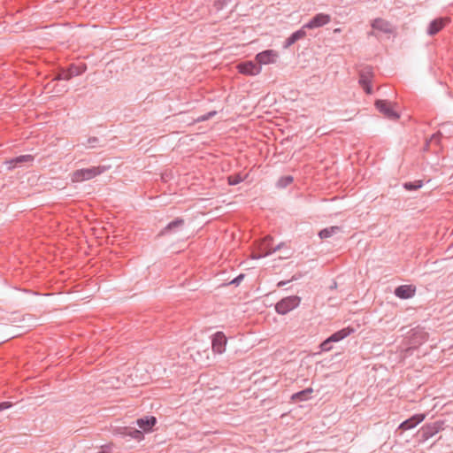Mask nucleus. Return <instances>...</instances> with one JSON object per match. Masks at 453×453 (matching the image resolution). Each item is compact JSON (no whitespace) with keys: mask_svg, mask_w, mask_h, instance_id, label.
<instances>
[{"mask_svg":"<svg viewBox=\"0 0 453 453\" xmlns=\"http://www.w3.org/2000/svg\"><path fill=\"white\" fill-rule=\"evenodd\" d=\"M283 244H278L276 247H273V238L271 236H266L263 240H261L257 244V251L253 252L252 257L254 259H258L268 255H271L277 250H280Z\"/></svg>","mask_w":453,"mask_h":453,"instance_id":"1","label":"nucleus"},{"mask_svg":"<svg viewBox=\"0 0 453 453\" xmlns=\"http://www.w3.org/2000/svg\"><path fill=\"white\" fill-rule=\"evenodd\" d=\"M104 166H93L90 168L76 170L73 173L72 180L78 182L90 180L104 173Z\"/></svg>","mask_w":453,"mask_h":453,"instance_id":"2","label":"nucleus"},{"mask_svg":"<svg viewBox=\"0 0 453 453\" xmlns=\"http://www.w3.org/2000/svg\"><path fill=\"white\" fill-rule=\"evenodd\" d=\"M301 302V299L297 296H290L282 298L275 304V311L277 313L285 315L296 308Z\"/></svg>","mask_w":453,"mask_h":453,"instance_id":"3","label":"nucleus"},{"mask_svg":"<svg viewBox=\"0 0 453 453\" xmlns=\"http://www.w3.org/2000/svg\"><path fill=\"white\" fill-rule=\"evenodd\" d=\"M376 108L388 119L396 120L399 119V113L393 108L390 102L386 100H377Z\"/></svg>","mask_w":453,"mask_h":453,"instance_id":"4","label":"nucleus"},{"mask_svg":"<svg viewBox=\"0 0 453 453\" xmlns=\"http://www.w3.org/2000/svg\"><path fill=\"white\" fill-rule=\"evenodd\" d=\"M331 18L327 14L319 13L315 15L308 23H306L303 28L314 29L317 27H323L324 25L329 23Z\"/></svg>","mask_w":453,"mask_h":453,"instance_id":"5","label":"nucleus"},{"mask_svg":"<svg viewBox=\"0 0 453 453\" xmlns=\"http://www.w3.org/2000/svg\"><path fill=\"white\" fill-rule=\"evenodd\" d=\"M226 337L222 332H217L212 337V349L215 353L222 354L226 349Z\"/></svg>","mask_w":453,"mask_h":453,"instance_id":"6","label":"nucleus"},{"mask_svg":"<svg viewBox=\"0 0 453 453\" xmlns=\"http://www.w3.org/2000/svg\"><path fill=\"white\" fill-rule=\"evenodd\" d=\"M237 68L241 73L246 75H257L261 72V66L252 61L240 63Z\"/></svg>","mask_w":453,"mask_h":453,"instance_id":"7","label":"nucleus"},{"mask_svg":"<svg viewBox=\"0 0 453 453\" xmlns=\"http://www.w3.org/2000/svg\"><path fill=\"white\" fill-rule=\"evenodd\" d=\"M442 429V423L440 421L427 424L421 428L423 440H428Z\"/></svg>","mask_w":453,"mask_h":453,"instance_id":"8","label":"nucleus"},{"mask_svg":"<svg viewBox=\"0 0 453 453\" xmlns=\"http://www.w3.org/2000/svg\"><path fill=\"white\" fill-rule=\"evenodd\" d=\"M450 22L449 18H438L434 19L427 28V34L429 35H435L438 34L447 24Z\"/></svg>","mask_w":453,"mask_h":453,"instance_id":"9","label":"nucleus"},{"mask_svg":"<svg viewBox=\"0 0 453 453\" xmlns=\"http://www.w3.org/2000/svg\"><path fill=\"white\" fill-rule=\"evenodd\" d=\"M426 418L425 414H415L410 418L402 422L399 426V429L405 431L417 426L419 423H421Z\"/></svg>","mask_w":453,"mask_h":453,"instance_id":"10","label":"nucleus"},{"mask_svg":"<svg viewBox=\"0 0 453 453\" xmlns=\"http://www.w3.org/2000/svg\"><path fill=\"white\" fill-rule=\"evenodd\" d=\"M416 288L412 285H401L395 289V295L401 299H409L415 295Z\"/></svg>","mask_w":453,"mask_h":453,"instance_id":"11","label":"nucleus"},{"mask_svg":"<svg viewBox=\"0 0 453 453\" xmlns=\"http://www.w3.org/2000/svg\"><path fill=\"white\" fill-rule=\"evenodd\" d=\"M276 57H277V54L273 50H267L258 53L256 56V60L258 63V65L261 66V65H267L270 63H273L275 61Z\"/></svg>","mask_w":453,"mask_h":453,"instance_id":"12","label":"nucleus"},{"mask_svg":"<svg viewBox=\"0 0 453 453\" xmlns=\"http://www.w3.org/2000/svg\"><path fill=\"white\" fill-rule=\"evenodd\" d=\"M372 27L374 30L384 34H391L393 32L392 25L388 21L380 18L375 19L372 23Z\"/></svg>","mask_w":453,"mask_h":453,"instance_id":"13","label":"nucleus"},{"mask_svg":"<svg viewBox=\"0 0 453 453\" xmlns=\"http://www.w3.org/2000/svg\"><path fill=\"white\" fill-rule=\"evenodd\" d=\"M372 72L370 69L365 68L360 72L359 83L367 94H372V87L370 86V78Z\"/></svg>","mask_w":453,"mask_h":453,"instance_id":"14","label":"nucleus"},{"mask_svg":"<svg viewBox=\"0 0 453 453\" xmlns=\"http://www.w3.org/2000/svg\"><path fill=\"white\" fill-rule=\"evenodd\" d=\"M184 226V219L177 218L170 222L164 229L161 230L159 235H165L180 230Z\"/></svg>","mask_w":453,"mask_h":453,"instance_id":"15","label":"nucleus"},{"mask_svg":"<svg viewBox=\"0 0 453 453\" xmlns=\"http://www.w3.org/2000/svg\"><path fill=\"white\" fill-rule=\"evenodd\" d=\"M157 418L153 416L137 419V425L145 432H149L156 425Z\"/></svg>","mask_w":453,"mask_h":453,"instance_id":"16","label":"nucleus"},{"mask_svg":"<svg viewBox=\"0 0 453 453\" xmlns=\"http://www.w3.org/2000/svg\"><path fill=\"white\" fill-rule=\"evenodd\" d=\"M340 341V331L335 332L326 340L320 343V349L322 351H329L332 349V343Z\"/></svg>","mask_w":453,"mask_h":453,"instance_id":"17","label":"nucleus"},{"mask_svg":"<svg viewBox=\"0 0 453 453\" xmlns=\"http://www.w3.org/2000/svg\"><path fill=\"white\" fill-rule=\"evenodd\" d=\"M121 434L126 437L129 436L131 438H134L137 441H141L143 439V434L135 428H130V427H125L123 428V431L121 432Z\"/></svg>","mask_w":453,"mask_h":453,"instance_id":"18","label":"nucleus"},{"mask_svg":"<svg viewBox=\"0 0 453 453\" xmlns=\"http://www.w3.org/2000/svg\"><path fill=\"white\" fill-rule=\"evenodd\" d=\"M34 157L31 155H22L19 156L12 160H10L8 163L10 164L9 168H13L18 165L27 163L33 161Z\"/></svg>","mask_w":453,"mask_h":453,"instance_id":"19","label":"nucleus"},{"mask_svg":"<svg viewBox=\"0 0 453 453\" xmlns=\"http://www.w3.org/2000/svg\"><path fill=\"white\" fill-rule=\"evenodd\" d=\"M304 28H302L295 33H293L286 41V46H290L294 44L296 42H297L300 39H303L306 33L303 30Z\"/></svg>","mask_w":453,"mask_h":453,"instance_id":"20","label":"nucleus"},{"mask_svg":"<svg viewBox=\"0 0 453 453\" xmlns=\"http://www.w3.org/2000/svg\"><path fill=\"white\" fill-rule=\"evenodd\" d=\"M312 392V388H306L304 390L294 394L291 398L293 401H304L310 397Z\"/></svg>","mask_w":453,"mask_h":453,"instance_id":"21","label":"nucleus"},{"mask_svg":"<svg viewBox=\"0 0 453 453\" xmlns=\"http://www.w3.org/2000/svg\"><path fill=\"white\" fill-rule=\"evenodd\" d=\"M86 71V65H76L74 64L71 65L68 68V72L71 74L72 78L74 76H78L82 74Z\"/></svg>","mask_w":453,"mask_h":453,"instance_id":"22","label":"nucleus"},{"mask_svg":"<svg viewBox=\"0 0 453 453\" xmlns=\"http://www.w3.org/2000/svg\"><path fill=\"white\" fill-rule=\"evenodd\" d=\"M339 226H331V227H328V228H325L323 230H321L319 233V235L321 239H325V238H328L330 237L332 234H337L338 231H339Z\"/></svg>","mask_w":453,"mask_h":453,"instance_id":"23","label":"nucleus"},{"mask_svg":"<svg viewBox=\"0 0 453 453\" xmlns=\"http://www.w3.org/2000/svg\"><path fill=\"white\" fill-rule=\"evenodd\" d=\"M293 182V177L290 176V175H288V176H283L281 177L278 182H277V186L279 188H286L287 186H288L289 184H291Z\"/></svg>","mask_w":453,"mask_h":453,"instance_id":"24","label":"nucleus"},{"mask_svg":"<svg viewBox=\"0 0 453 453\" xmlns=\"http://www.w3.org/2000/svg\"><path fill=\"white\" fill-rule=\"evenodd\" d=\"M422 187V181L421 180H416L413 182H406L404 183V188L407 190H417Z\"/></svg>","mask_w":453,"mask_h":453,"instance_id":"25","label":"nucleus"},{"mask_svg":"<svg viewBox=\"0 0 453 453\" xmlns=\"http://www.w3.org/2000/svg\"><path fill=\"white\" fill-rule=\"evenodd\" d=\"M357 109L353 108L349 111L347 109L344 113H342V120L348 121L352 119V118L356 115Z\"/></svg>","mask_w":453,"mask_h":453,"instance_id":"26","label":"nucleus"},{"mask_svg":"<svg viewBox=\"0 0 453 453\" xmlns=\"http://www.w3.org/2000/svg\"><path fill=\"white\" fill-rule=\"evenodd\" d=\"M71 79H72V76L69 73L68 69L67 70H61L58 73V74L54 78V80H57V81H60V80L69 81Z\"/></svg>","mask_w":453,"mask_h":453,"instance_id":"27","label":"nucleus"},{"mask_svg":"<svg viewBox=\"0 0 453 453\" xmlns=\"http://www.w3.org/2000/svg\"><path fill=\"white\" fill-rule=\"evenodd\" d=\"M242 181V178L240 174L230 175L228 177L229 185H237Z\"/></svg>","mask_w":453,"mask_h":453,"instance_id":"28","label":"nucleus"},{"mask_svg":"<svg viewBox=\"0 0 453 453\" xmlns=\"http://www.w3.org/2000/svg\"><path fill=\"white\" fill-rule=\"evenodd\" d=\"M441 133H436V134H434L429 142H427V145H430L432 143H435V144H439L440 142V140H441Z\"/></svg>","mask_w":453,"mask_h":453,"instance_id":"29","label":"nucleus"},{"mask_svg":"<svg viewBox=\"0 0 453 453\" xmlns=\"http://www.w3.org/2000/svg\"><path fill=\"white\" fill-rule=\"evenodd\" d=\"M351 332H353V329L342 328V340L346 336L349 335Z\"/></svg>","mask_w":453,"mask_h":453,"instance_id":"30","label":"nucleus"},{"mask_svg":"<svg viewBox=\"0 0 453 453\" xmlns=\"http://www.w3.org/2000/svg\"><path fill=\"white\" fill-rule=\"evenodd\" d=\"M12 406V403H9V402H3V403H0V411L5 410V409H8Z\"/></svg>","mask_w":453,"mask_h":453,"instance_id":"31","label":"nucleus"},{"mask_svg":"<svg viewBox=\"0 0 453 453\" xmlns=\"http://www.w3.org/2000/svg\"><path fill=\"white\" fill-rule=\"evenodd\" d=\"M112 449V445H105L102 447V451L98 453H111V449Z\"/></svg>","mask_w":453,"mask_h":453,"instance_id":"32","label":"nucleus"},{"mask_svg":"<svg viewBox=\"0 0 453 453\" xmlns=\"http://www.w3.org/2000/svg\"><path fill=\"white\" fill-rule=\"evenodd\" d=\"M244 278V275L243 274H240L239 276H237L235 279H234L231 283L232 284H235V285H238L241 280Z\"/></svg>","mask_w":453,"mask_h":453,"instance_id":"33","label":"nucleus"},{"mask_svg":"<svg viewBox=\"0 0 453 453\" xmlns=\"http://www.w3.org/2000/svg\"><path fill=\"white\" fill-rule=\"evenodd\" d=\"M98 142V138H97V137H90V138H88V142L89 144H91V147H94V144H95L96 142Z\"/></svg>","mask_w":453,"mask_h":453,"instance_id":"34","label":"nucleus"},{"mask_svg":"<svg viewBox=\"0 0 453 453\" xmlns=\"http://www.w3.org/2000/svg\"><path fill=\"white\" fill-rule=\"evenodd\" d=\"M353 438H354V433H351V434H350V435H349L348 437H346L345 439H346V440L352 441V440H353Z\"/></svg>","mask_w":453,"mask_h":453,"instance_id":"35","label":"nucleus"},{"mask_svg":"<svg viewBox=\"0 0 453 453\" xmlns=\"http://www.w3.org/2000/svg\"><path fill=\"white\" fill-rule=\"evenodd\" d=\"M286 284H287V281H280V282L278 283V287H282V286H284V285H286Z\"/></svg>","mask_w":453,"mask_h":453,"instance_id":"36","label":"nucleus"},{"mask_svg":"<svg viewBox=\"0 0 453 453\" xmlns=\"http://www.w3.org/2000/svg\"><path fill=\"white\" fill-rule=\"evenodd\" d=\"M339 31H340V28H335V29H334V33H337V32H339Z\"/></svg>","mask_w":453,"mask_h":453,"instance_id":"37","label":"nucleus"}]
</instances>
